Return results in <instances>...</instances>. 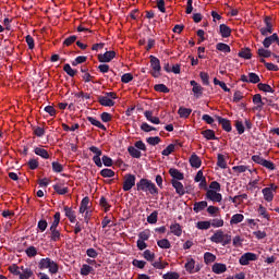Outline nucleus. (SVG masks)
Segmentation results:
<instances>
[{"instance_id":"nucleus-1","label":"nucleus","mask_w":279,"mask_h":279,"mask_svg":"<svg viewBox=\"0 0 279 279\" xmlns=\"http://www.w3.org/2000/svg\"><path fill=\"white\" fill-rule=\"evenodd\" d=\"M136 190L137 192H144V193H149L150 195H158V187L151 180L142 178L137 183H136Z\"/></svg>"},{"instance_id":"nucleus-2","label":"nucleus","mask_w":279,"mask_h":279,"mask_svg":"<svg viewBox=\"0 0 279 279\" xmlns=\"http://www.w3.org/2000/svg\"><path fill=\"white\" fill-rule=\"evenodd\" d=\"M38 268L40 270L48 269L50 275H57L60 270L59 264L50 257L40 258V260L38 262Z\"/></svg>"},{"instance_id":"nucleus-3","label":"nucleus","mask_w":279,"mask_h":279,"mask_svg":"<svg viewBox=\"0 0 279 279\" xmlns=\"http://www.w3.org/2000/svg\"><path fill=\"white\" fill-rule=\"evenodd\" d=\"M252 161L256 165L262 166L263 168H265L269 171H275V169H276L275 163L272 161L266 160L260 155H253Z\"/></svg>"},{"instance_id":"nucleus-4","label":"nucleus","mask_w":279,"mask_h":279,"mask_svg":"<svg viewBox=\"0 0 279 279\" xmlns=\"http://www.w3.org/2000/svg\"><path fill=\"white\" fill-rule=\"evenodd\" d=\"M136 185V175L132 173H126L124 175V182L122 190L123 192H130Z\"/></svg>"},{"instance_id":"nucleus-5","label":"nucleus","mask_w":279,"mask_h":279,"mask_svg":"<svg viewBox=\"0 0 279 279\" xmlns=\"http://www.w3.org/2000/svg\"><path fill=\"white\" fill-rule=\"evenodd\" d=\"M150 66L153 69L151 75L157 78L160 77V71H162V66H160V59L150 54Z\"/></svg>"},{"instance_id":"nucleus-6","label":"nucleus","mask_w":279,"mask_h":279,"mask_svg":"<svg viewBox=\"0 0 279 279\" xmlns=\"http://www.w3.org/2000/svg\"><path fill=\"white\" fill-rule=\"evenodd\" d=\"M89 151L93 153L95 156L93 157V162L97 168H102L104 163L101 160V156L104 155L102 150L97 146H90Z\"/></svg>"},{"instance_id":"nucleus-7","label":"nucleus","mask_w":279,"mask_h":279,"mask_svg":"<svg viewBox=\"0 0 279 279\" xmlns=\"http://www.w3.org/2000/svg\"><path fill=\"white\" fill-rule=\"evenodd\" d=\"M257 259H258L257 254L252 252H246L242 254L241 257L239 258V264L241 266H248L250 262H256Z\"/></svg>"},{"instance_id":"nucleus-8","label":"nucleus","mask_w":279,"mask_h":279,"mask_svg":"<svg viewBox=\"0 0 279 279\" xmlns=\"http://www.w3.org/2000/svg\"><path fill=\"white\" fill-rule=\"evenodd\" d=\"M278 190V186L274 183H271L268 187H264L262 193L264 195V199L267 202V203H270L272 202L274 199V193H276Z\"/></svg>"},{"instance_id":"nucleus-9","label":"nucleus","mask_w":279,"mask_h":279,"mask_svg":"<svg viewBox=\"0 0 279 279\" xmlns=\"http://www.w3.org/2000/svg\"><path fill=\"white\" fill-rule=\"evenodd\" d=\"M205 198L213 203H220L222 201L221 194L215 190H207Z\"/></svg>"},{"instance_id":"nucleus-10","label":"nucleus","mask_w":279,"mask_h":279,"mask_svg":"<svg viewBox=\"0 0 279 279\" xmlns=\"http://www.w3.org/2000/svg\"><path fill=\"white\" fill-rule=\"evenodd\" d=\"M171 184H172V187L175 190V193L180 197L184 196L185 194H189V191L184 190V184H182V182H180L175 179H172Z\"/></svg>"},{"instance_id":"nucleus-11","label":"nucleus","mask_w":279,"mask_h":279,"mask_svg":"<svg viewBox=\"0 0 279 279\" xmlns=\"http://www.w3.org/2000/svg\"><path fill=\"white\" fill-rule=\"evenodd\" d=\"M266 27H262L259 29L262 36H268V34H272L274 29H272V23H271V17L270 16H266L264 20Z\"/></svg>"},{"instance_id":"nucleus-12","label":"nucleus","mask_w":279,"mask_h":279,"mask_svg":"<svg viewBox=\"0 0 279 279\" xmlns=\"http://www.w3.org/2000/svg\"><path fill=\"white\" fill-rule=\"evenodd\" d=\"M117 57V52L111 50V51H106L104 54H98V60L99 62H112L114 58Z\"/></svg>"},{"instance_id":"nucleus-13","label":"nucleus","mask_w":279,"mask_h":279,"mask_svg":"<svg viewBox=\"0 0 279 279\" xmlns=\"http://www.w3.org/2000/svg\"><path fill=\"white\" fill-rule=\"evenodd\" d=\"M97 100L101 107L112 108L116 106V101L111 98H108V96H98Z\"/></svg>"},{"instance_id":"nucleus-14","label":"nucleus","mask_w":279,"mask_h":279,"mask_svg":"<svg viewBox=\"0 0 279 279\" xmlns=\"http://www.w3.org/2000/svg\"><path fill=\"white\" fill-rule=\"evenodd\" d=\"M216 120L218 121V124L221 125L225 132L230 133L232 131L230 120L221 118L219 116H216Z\"/></svg>"},{"instance_id":"nucleus-15","label":"nucleus","mask_w":279,"mask_h":279,"mask_svg":"<svg viewBox=\"0 0 279 279\" xmlns=\"http://www.w3.org/2000/svg\"><path fill=\"white\" fill-rule=\"evenodd\" d=\"M52 189L60 196H64V195L69 194V192H70V189L68 186H64V184H62V183L53 184Z\"/></svg>"},{"instance_id":"nucleus-16","label":"nucleus","mask_w":279,"mask_h":279,"mask_svg":"<svg viewBox=\"0 0 279 279\" xmlns=\"http://www.w3.org/2000/svg\"><path fill=\"white\" fill-rule=\"evenodd\" d=\"M63 210H64L65 217L69 219V221L71 223H75L76 222V213H75V210H73V208L69 207V206H64Z\"/></svg>"},{"instance_id":"nucleus-17","label":"nucleus","mask_w":279,"mask_h":279,"mask_svg":"<svg viewBox=\"0 0 279 279\" xmlns=\"http://www.w3.org/2000/svg\"><path fill=\"white\" fill-rule=\"evenodd\" d=\"M225 239V233L222 232V230H217L211 236H210V241L213 243L216 244H222Z\"/></svg>"},{"instance_id":"nucleus-18","label":"nucleus","mask_w":279,"mask_h":279,"mask_svg":"<svg viewBox=\"0 0 279 279\" xmlns=\"http://www.w3.org/2000/svg\"><path fill=\"white\" fill-rule=\"evenodd\" d=\"M169 174L172 178V180L174 181H183L184 179V173H182L180 170L175 169V168H170L169 169Z\"/></svg>"},{"instance_id":"nucleus-19","label":"nucleus","mask_w":279,"mask_h":279,"mask_svg":"<svg viewBox=\"0 0 279 279\" xmlns=\"http://www.w3.org/2000/svg\"><path fill=\"white\" fill-rule=\"evenodd\" d=\"M277 40H278V34L274 33L271 36H268L264 39L263 46L265 47V49H269V47L274 45V43H277Z\"/></svg>"},{"instance_id":"nucleus-20","label":"nucleus","mask_w":279,"mask_h":279,"mask_svg":"<svg viewBox=\"0 0 279 279\" xmlns=\"http://www.w3.org/2000/svg\"><path fill=\"white\" fill-rule=\"evenodd\" d=\"M144 117L151 124L159 125V123H160V119L158 117H154V112L153 111L146 110L144 112Z\"/></svg>"},{"instance_id":"nucleus-21","label":"nucleus","mask_w":279,"mask_h":279,"mask_svg":"<svg viewBox=\"0 0 279 279\" xmlns=\"http://www.w3.org/2000/svg\"><path fill=\"white\" fill-rule=\"evenodd\" d=\"M34 154L38 157H40L41 159L48 160L50 159V154L48 153L47 149L41 148V147H35L34 148Z\"/></svg>"},{"instance_id":"nucleus-22","label":"nucleus","mask_w":279,"mask_h":279,"mask_svg":"<svg viewBox=\"0 0 279 279\" xmlns=\"http://www.w3.org/2000/svg\"><path fill=\"white\" fill-rule=\"evenodd\" d=\"M87 121L95 128L104 131V132H107V126L105 124H102L99 120H97L96 118L94 117H87Z\"/></svg>"},{"instance_id":"nucleus-23","label":"nucleus","mask_w":279,"mask_h":279,"mask_svg":"<svg viewBox=\"0 0 279 279\" xmlns=\"http://www.w3.org/2000/svg\"><path fill=\"white\" fill-rule=\"evenodd\" d=\"M190 84L191 86H193L192 93H194L196 97H202L204 93V87H202V85H199V83H196L195 81H191Z\"/></svg>"},{"instance_id":"nucleus-24","label":"nucleus","mask_w":279,"mask_h":279,"mask_svg":"<svg viewBox=\"0 0 279 279\" xmlns=\"http://www.w3.org/2000/svg\"><path fill=\"white\" fill-rule=\"evenodd\" d=\"M190 165L192 168L194 169H199L202 168V159L199 158V156H197V154H193L190 157Z\"/></svg>"},{"instance_id":"nucleus-25","label":"nucleus","mask_w":279,"mask_h":279,"mask_svg":"<svg viewBox=\"0 0 279 279\" xmlns=\"http://www.w3.org/2000/svg\"><path fill=\"white\" fill-rule=\"evenodd\" d=\"M49 231H50L49 238L51 242L57 243L61 241L62 233L59 229H49Z\"/></svg>"},{"instance_id":"nucleus-26","label":"nucleus","mask_w":279,"mask_h":279,"mask_svg":"<svg viewBox=\"0 0 279 279\" xmlns=\"http://www.w3.org/2000/svg\"><path fill=\"white\" fill-rule=\"evenodd\" d=\"M21 272H20V279H31L34 276V271L32 268H24V266H21Z\"/></svg>"},{"instance_id":"nucleus-27","label":"nucleus","mask_w":279,"mask_h":279,"mask_svg":"<svg viewBox=\"0 0 279 279\" xmlns=\"http://www.w3.org/2000/svg\"><path fill=\"white\" fill-rule=\"evenodd\" d=\"M213 272L216 275L225 274L227 270L226 264L222 263H215L211 268Z\"/></svg>"},{"instance_id":"nucleus-28","label":"nucleus","mask_w":279,"mask_h":279,"mask_svg":"<svg viewBox=\"0 0 279 279\" xmlns=\"http://www.w3.org/2000/svg\"><path fill=\"white\" fill-rule=\"evenodd\" d=\"M207 207H208V202H206V201L195 202L193 210L195 214H199V213L204 211V209Z\"/></svg>"},{"instance_id":"nucleus-29","label":"nucleus","mask_w":279,"mask_h":279,"mask_svg":"<svg viewBox=\"0 0 279 279\" xmlns=\"http://www.w3.org/2000/svg\"><path fill=\"white\" fill-rule=\"evenodd\" d=\"M95 272V269L93 266L88 265V264H83L82 267H81V276L83 277H87L89 276L90 274Z\"/></svg>"},{"instance_id":"nucleus-30","label":"nucleus","mask_w":279,"mask_h":279,"mask_svg":"<svg viewBox=\"0 0 279 279\" xmlns=\"http://www.w3.org/2000/svg\"><path fill=\"white\" fill-rule=\"evenodd\" d=\"M129 155L134 159H141L142 158V151L137 149L135 146H129L128 147Z\"/></svg>"},{"instance_id":"nucleus-31","label":"nucleus","mask_w":279,"mask_h":279,"mask_svg":"<svg viewBox=\"0 0 279 279\" xmlns=\"http://www.w3.org/2000/svg\"><path fill=\"white\" fill-rule=\"evenodd\" d=\"M191 113H193V109L191 108L180 107L178 110V114L181 119H189V117H191Z\"/></svg>"},{"instance_id":"nucleus-32","label":"nucleus","mask_w":279,"mask_h":279,"mask_svg":"<svg viewBox=\"0 0 279 279\" xmlns=\"http://www.w3.org/2000/svg\"><path fill=\"white\" fill-rule=\"evenodd\" d=\"M219 32L222 38H230L231 36V28L226 24H220Z\"/></svg>"},{"instance_id":"nucleus-33","label":"nucleus","mask_w":279,"mask_h":279,"mask_svg":"<svg viewBox=\"0 0 279 279\" xmlns=\"http://www.w3.org/2000/svg\"><path fill=\"white\" fill-rule=\"evenodd\" d=\"M185 270L190 275L195 274V260H194V258H192V257L187 258V262L185 263Z\"/></svg>"},{"instance_id":"nucleus-34","label":"nucleus","mask_w":279,"mask_h":279,"mask_svg":"<svg viewBox=\"0 0 279 279\" xmlns=\"http://www.w3.org/2000/svg\"><path fill=\"white\" fill-rule=\"evenodd\" d=\"M253 104L256 105V110H262L265 104L262 100V95L260 94H255L253 96Z\"/></svg>"},{"instance_id":"nucleus-35","label":"nucleus","mask_w":279,"mask_h":279,"mask_svg":"<svg viewBox=\"0 0 279 279\" xmlns=\"http://www.w3.org/2000/svg\"><path fill=\"white\" fill-rule=\"evenodd\" d=\"M170 231L173 235L180 238L182 236V226L180 223H173L170 226Z\"/></svg>"},{"instance_id":"nucleus-36","label":"nucleus","mask_w":279,"mask_h":279,"mask_svg":"<svg viewBox=\"0 0 279 279\" xmlns=\"http://www.w3.org/2000/svg\"><path fill=\"white\" fill-rule=\"evenodd\" d=\"M63 71H64V73H66V75H69L70 77H75V75H77V73H78L77 70L72 69V66H71L70 63H65V64L63 65Z\"/></svg>"},{"instance_id":"nucleus-37","label":"nucleus","mask_w":279,"mask_h":279,"mask_svg":"<svg viewBox=\"0 0 279 279\" xmlns=\"http://www.w3.org/2000/svg\"><path fill=\"white\" fill-rule=\"evenodd\" d=\"M202 135L207 140V141H217L218 137L215 135L214 130H205L202 131Z\"/></svg>"},{"instance_id":"nucleus-38","label":"nucleus","mask_w":279,"mask_h":279,"mask_svg":"<svg viewBox=\"0 0 279 279\" xmlns=\"http://www.w3.org/2000/svg\"><path fill=\"white\" fill-rule=\"evenodd\" d=\"M217 260V255L210 253V252H206L204 254V262L206 265H210L213 263H215Z\"/></svg>"},{"instance_id":"nucleus-39","label":"nucleus","mask_w":279,"mask_h":279,"mask_svg":"<svg viewBox=\"0 0 279 279\" xmlns=\"http://www.w3.org/2000/svg\"><path fill=\"white\" fill-rule=\"evenodd\" d=\"M151 266H153L155 269L163 270L165 268H167V267L169 266V263L162 262L161 258H159V260L153 262V263H151Z\"/></svg>"},{"instance_id":"nucleus-40","label":"nucleus","mask_w":279,"mask_h":279,"mask_svg":"<svg viewBox=\"0 0 279 279\" xmlns=\"http://www.w3.org/2000/svg\"><path fill=\"white\" fill-rule=\"evenodd\" d=\"M157 245L161 250H169V248H171V242L169 241V239L158 240L157 241Z\"/></svg>"},{"instance_id":"nucleus-41","label":"nucleus","mask_w":279,"mask_h":279,"mask_svg":"<svg viewBox=\"0 0 279 279\" xmlns=\"http://www.w3.org/2000/svg\"><path fill=\"white\" fill-rule=\"evenodd\" d=\"M25 254L28 258L36 257L38 255V250L36 246L31 245L25 250Z\"/></svg>"},{"instance_id":"nucleus-42","label":"nucleus","mask_w":279,"mask_h":279,"mask_svg":"<svg viewBox=\"0 0 279 279\" xmlns=\"http://www.w3.org/2000/svg\"><path fill=\"white\" fill-rule=\"evenodd\" d=\"M239 58H242L243 60H251L252 53L250 48H243L241 51L238 53Z\"/></svg>"},{"instance_id":"nucleus-43","label":"nucleus","mask_w":279,"mask_h":279,"mask_svg":"<svg viewBox=\"0 0 279 279\" xmlns=\"http://www.w3.org/2000/svg\"><path fill=\"white\" fill-rule=\"evenodd\" d=\"M100 175L105 179H111L116 177V172L112 169L105 168L100 171Z\"/></svg>"},{"instance_id":"nucleus-44","label":"nucleus","mask_w":279,"mask_h":279,"mask_svg":"<svg viewBox=\"0 0 279 279\" xmlns=\"http://www.w3.org/2000/svg\"><path fill=\"white\" fill-rule=\"evenodd\" d=\"M143 257L147 262L154 263V259H156V253L151 252L150 250H145L143 253Z\"/></svg>"},{"instance_id":"nucleus-45","label":"nucleus","mask_w":279,"mask_h":279,"mask_svg":"<svg viewBox=\"0 0 279 279\" xmlns=\"http://www.w3.org/2000/svg\"><path fill=\"white\" fill-rule=\"evenodd\" d=\"M99 205L105 209V213L110 211L111 205L109 204L108 199L105 196L100 197Z\"/></svg>"},{"instance_id":"nucleus-46","label":"nucleus","mask_w":279,"mask_h":279,"mask_svg":"<svg viewBox=\"0 0 279 279\" xmlns=\"http://www.w3.org/2000/svg\"><path fill=\"white\" fill-rule=\"evenodd\" d=\"M244 216L242 214H234L232 218L230 219V225H239L243 221Z\"/></svg>"},{"instance_id":"nucleus-47","label":"nucleus","mask_w":279,"mask_h":279,"mask_svg":"<svg viewBox=\"0 0 279 279\" xmlns=\"http://www.w3.org/2000/svg\"><path fill=\"white\" fill-rule=\"evenodd\" d=\"M162 140L159 136H150L146 138V143L150 146H157Z\"/></svg>"},{"instance_id":"nucleus-48","label":"nucleus","mask_w":279,"mask_h":279,"mask_svg":"<svg viewBox=\"0 0 279 279\" xmlns=\"http://www.w3.org/2000/svg\"><path fill=\"white\" fill-rule=\"evenodd\" d=\"M175 151V144L168 145L162 151L161 155L165 157H169L171 154Z\"/></svg>"},{"instance_id":"nucleus-49","label":"nucleus","mask_w":279,"mask_h":279,"mask_svg":"<svg viewBox=\"0 0 279 279\" xmlns=\"http://www.w3.org/2000/svg\"><path fill=\"white\" fill-rule=\"evenodd\" d=\"M257 87L258 90H262L263 93H275L274 88L265 83H258Z\"/></svg>"},{"instance_id":"nucleus-50","label":"nucleus","mask_w":279,"mask_h":279,"mask_svg":"<svg viewBox=\"0 0 279 279\" xmlns=\"http://www.w3.org/2000/svg\"><path fill=\"white\" fill-rule=\"evenodd\" d=\"M154 90H156V93H171V89H169L165 84H156L154 86Z\"/></svg>"},{"instance_id":"nucleus-51","label":"nucleus","mask_w":279,"mask_h":279,"mask_svg":"<svg viewBox=\"0 0 279 279\" xmlns=\"http://www.w3.org/2000/svg\"><path fill=\"white\" fill-rule=\"evenodd\" d=\"M27 167L29 168V170L35 171L39 168V160L32 158L27 161Z\"/></svg>"},{"instance_id":"nucleus-52","label":"nucleus","mask_w":279,"mask_h":279,"mask_svg":"<svg viewBox=\"0 0 279 279\" xmlns=\"http://www.w3.org/2000/svg\"><path fill=\"white\" fill-rule=\"evenodd\" d=\"M51 166H52V171L54 173H62L64 171L63 165L60 163L59 161H52Z\"/></svg>"},{"instance_id":"nucleus-53","label":"nucleus","mask_w":279,"mask_h":279,"mask_svg":"<svg viewBox=\"0 0 279 279\" xmlns=\"http://www.w3.org/2000/svg\"><path fill=\"white\" fill-rule=\"evenodd\" d=\"M216 49L218 51H221L222 53H230V51H231L230 47L227 44H223V43H218L216 45Z\"/></svg>"},{"instance_id":"nucleus-54","label":"nucleus","mask_w":279,"mask_h":279,"mask_svg":"<svg viewBox=\"0 0 279 279\" xmlns=\"http://www.w3.org/2000/svg\"><path fill=\"white\" fill-rule=\"evenodd\" d=\"M257 54L259 56V58H271V56H274L270 50H267L265 48H259L257 50Z\"/></svg>"},{"instance_id":"nucleus-55","label":"nucleus","mask_w":279,"mask_h":279,"mask_svg":"<svg viewBox=\"0 0 279 279\" xmlns=\"http://www.w3.org/2000/svg\"><path fill=\"white\" fill-rule=\"evenodd\" d=\"M217 167L220 169H227V161L222 154H218L217 156Z\"/></svg>"},{"instance_id":"nucleus-56","label":"nucleus","mask_w":279,"mask_h":279,"mask_svg":"<svg viewBox=\"0 0 279 279\" xmlns=\"http://www.w3.org/2000/svg\"><path fill=\"white\" fill-rule=\"evenodd\" d=\"M147 222L149 225H156L158 222V210H154L148 217Z\"/></svg>"},{"instance_id":"nucleus-57","label":"nucleus","mask_w":279,"mask_h":279,"mask_svg":"<svg viewBox=\"0 0 279 279\" xmlns=\"http://www.w3.org/2000/svg\"><path fill=\"white\" fill-rule=\"evenodd\" d=\"M257 213L259 214V216H262L264 219H266L267 221L270 220V216L267 213L266 207H264L263 205H259V208L257 209Z\"/></svg>"},{"instance_id":"nucleus-58","label":"nucleus","mask_w":279,"mask_h":279,"mask_svg":"<svg viewBox=\"0 0 279 279\" xmlns=\"http://www.w3.org/2000/svg\"><path fill=\"white\" fill-rule=\"evenodd\" d=\"M8 270L10 274H12L13 276H19L21 275V269L16 264H12L8 267Z\"/></svg>"},{"instance_id":"nucleus-59","label":"nucleus","mask_w":279,"mask_h":279,"mask_svg":"<svg viewBox=\"0 0 279 279\" xmlns=\"http://www.w3.org/2000/svg\"><path fill=\"white\" fill-rule=\"evenodd\" d=\"M259 82H260V78L256 73L254 72L248 73V84H259Z\"/></svg>"},{"instance_id":"nucleus-60","label":"nucleus","mask_w":279,"mask_h":279,"mask_svg":"<svg viewBox=\"0 0 279 279\" xmlns=\"http://www.w3.org/2000/svg\"><path fill=\"white\" fill-rule=\"evenodd\" d=\"M234 126H235L236 132H238L239 135L244 134L245 128H244L242 121L235 120V121H234Z\"/></svg>"},{"instance_id":"nucleus-61","label":"nucleus","mask_w":279,"mask_h":279,"mask_svg":"<svg viewBox=\"0 0 279 279\" xmlns=\"http://www.w3.org/2000/svg\"><path fill=\"white\" fill-rule=\"evenodd\" d=\"M211 227L210 221H198L196 228L198 230H208Z\"/></svg>"},{"instance_id":"nucleus-62","label":"nucleus","mask_w":279,"mask_h":279,"mask_svg":"<svg viewBox=\"0 0 279 279\" xmlns=\"http://www.w3.org/2000/svg\"><path fill=\"white\" fill-rule=\"evenodd\" d=\"M232 170L234 173L236 174H241V173H245L247 170H248V167L247 166H234L232 167Z\"/></svg>"},{"instance_id":"nucleus-63","label":"nucleus","mask_w":279,"mask_h":279,"mask_svg":"<svg viewBox=\"0 0 279 279\" xmlns=\"http://www.w3.org/2000/svg\"><path fill=\"white\" fill-rule=\"evenodd\" d=\"M199 77L204 84V86H208L210 84V76L206 72H201Z\"/></svg>"},{"instance_id":"nucleus-64","label":"nucleus","mask_w":279,"mask_h":279,"mask_svg":"<svg viewBox=\"0 0 279 279\" xmlns=\"http://www.w3.org/2000/svg\"><path fill=\"white\" fill-rule=\"evenodd\" d=\"M163 279H180V274L175 271H168L162 276Z\"/></svg>"}]
</instances>
